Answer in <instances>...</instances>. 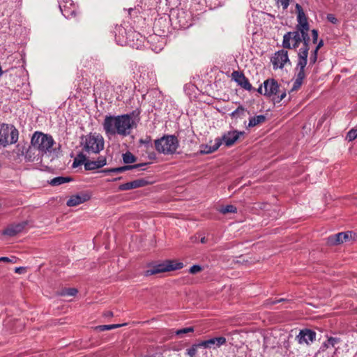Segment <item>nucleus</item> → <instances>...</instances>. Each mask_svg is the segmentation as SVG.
Masks as SVG:
<instances>
[{
  "instance_id": "1",
  "label": "nucleus",
  "mask_w": 357,
  "mask_h": 357,
  "mask_svg": "<svg viewBox=\"0 0 357 357\" xmlns=\"http://www.w3.org/2000/svg\"><path fill=\"white\" fill-rule=\"evenodd\" d=\"M102 126L107 136L116 134L127 136L130 134L132 129L136 127V123L129 114L106 116Z\"/></svg>"
},
{
  "instance_id": "2",
  "label": "nucleus",
  "mask_w": 357,
  "mask_h": 357,
  "mask_svg": "<svg viewBox=\"0 0 357 357\" xmlns=\"http://www.w3.org/2000/svg\"><path fill=\"white\" fill-rule=\"evenodd\" d=\"M54 144L53 137L43 132H36L31 138L33 148L37 149L41 155L51 153Z\"/></svg>"
},
{
  "instance_id": "3",
  "label": "nucleus",
  "mask_w": 357,
  "mask_h": 357,
  "mask_svg": "<svg viewBox=\"0 0 357 357\" xmlns=\"http://www.w3.org/2000/svg\"><path fill=\"white\" fill-rule=\"evenodd\" d=\"M104 139L99 134L90 133L82 138V145L83 150L91 153H98L104 149Z\"/></svg>"
},
{
  "instance_id": "4",
  "label": "nucleus",
  "mask_w": 357,
  "mask_h": 357,
  "mask_svg": "<svg viewBox=\"0 0 357 357\" xmlns=\"http://www.w3.org/2000/svg\"><path fill=\"white\" fill-rule=\"evenodd\" d=\"M155 146L159 153L164 154H172L175 153L178 142L176 137L167 135L155 141Z\"/></svg>"
},
{
  "instance_id": "5",
  "label": "nucleus",
  "mask_w": 357,
  "mask_h": 357,
  "mask_svg": "<svg viewBox=\"0 0 357 357\" xmlns=\"http://www.w3.org/2000/svg\"><path fill=\"white\" fill-rule=\"evenodd\" d=\"M296 9L298 13L297 21L298 24L296 25V29L301 31L302 35L304 38V47H310V38L308 35V31L310 30L309 24L307 22V20L305 13L303 12L302 6L296 3Z\"/></svg>"
},
{
  "instance_id": "6",
  "label": "nucleus",
  "mask_w": 357,
  "mask_h": 357,
  "mask_svg": "<svg viewBox=\"0 0 357 357\" xmlns=\"http://www.w3.org/2000/svg\"><path fill=\"white\" fill-rule=\"evenodd\" d=\"M18 139V130L13 126L0 125V145L6 146L15 144Z\"/></svg>"
},
{
  "instance_id": "7",
  "label": "nucleus",
  "mask_w": 357,
  "mask_h": 357,
  "mask_svg": "<svg viewBox=\"0 0 357 357\" xmlns=\"http://www.w3.org/2000/svg\"><path fill=\"white\" fill-rule=\"evenodd\" d=\"M183 267L182 262H178L174 260H167L163 263L159 264L153 268L148 269L145 272V275L149 276L160 273L167 272L174 270H178Z\"/></svg>"
},
{
  "instance_id": "8",
  "label": "nucleus",
  "mask_w": 357,
  "mask_h": 357,
  "mask_svg": "<svg viewBox=\"0 0 357 357\" xmlns=\"http://www.w3.org/2000/svg\"><path fill=\"white\" fill-rule=\"evenodd\" d=\"M304 38L299 30L290 31L285 33L283 36L282 46L284 49H296L298 47L301 43H303L304 47Z\"/></svg>"
},
{
  "instance_id": "9",
  "label": "nucleus",
  "mask_w": 357,
  "mask_h": 357,
  "mask_svg": "<svg viewBox=\"0 0 357 357\" xmlns=\"http://www.w3.org/2000/svg\"><path fill=\"white\" fill-rule=\"evenodd\" d=\"M310 47H301L298 53V61L296 67L297 73L296 79L303 81L305 77V68L307 63L308 51Z\"/></svg>"
},
{
  "instance_id": "10",
  "label": "nucleus",
  "mask_w": 357,
  "mask_h": 357,
  "mask_svg": "<svg viewBox=\"0 0 357 357\" xmlns=\"http://www.w3.org/2000/svg\"><path fill=\"white\" fill-rule=\"evenodd\" d=\"M271 62L274 69H281L287 64L291 65V61L288 56V52L285 50H281L276 52L271 58Z\"/></svg>"
},
{
  "instance_id": "11",
  "label": "nucleus",
  "mask_w": 357,
  "mask_h": 357,
  "mask_svg": "<svg viewBox=\"0 0 357 357\" xmlns=\"http://www.w3.org/2000/svg\"><path fill=\"white\" fill-rule=\"evenodd\" d=\"M244 134L245 132L243 131L234 130L225 132L220 139L222 144L223 143L226 146L229 147L234 145L240 137L244 135Z\"/></svg>"
},
{
  "instance_id": "12",
  "label": "nucleus",
  "mask_w": 357,
  "mask_h": 357,
  "mask_svg": "<svg viewBox=\"0 0 357 357\" xmlns=\"http://www.w3.org/2000/svg\"><path fill=\"white\" fill-rule=\"evenodd\" d=\"M354 238V234L352 231H348L346 232H340L329 236L327 239V243L329 245H335Z\"/></svg>"
},
{
  "instance_id": "13",
  "label": "nucleus",
  "mask_w": 357,
  "mask_h": 357,
  "mask_svg": "<svg viewBox=\"0 0 357 357\" xmlns=\"http://www.w3.org/2000/svg\"><path fill=\"white\" fill-rule=\"evenodd\" d=\"M226 343V338L224 337H213L199 342V345L204 349H216Z\"/></svg>"
},
{
  "instance_id": "14",
  "label": "nucleus",
  "mask_w": 357,
  "mask_h": 357,
  "mask_svg": "<svg viewBox=\"0 0 357 357\" xmlns=\"http://www.w3.org/2000/svg\"><path fill=\"white\" fill-rule=\"evenodd\" d=\"M264 88V95L268 97L276 95L279 91L280 85L274 79H268L263 83Z\"/></svg>"
},
{
  "instance_id": "15",
  "label": "nucleus",
  "mask_w": 357,
  "mask_h": 357,
  "mask_svg": "<svg viewBox=\"0 0 357 357\" xmlns=\"http://www.w3.org/2000/svg\"><path fill=\"white\" fill-rule=\"evenodd\" d=\"M232 79L242 88L245 90L251 91L252 87L248 78L245 77L243 73L239 71H234L231 73Z\"/></svg>"
},
{
  "instance_id": "16",
  "label": "nucleus",
  "mask_w": 357,
  "mask_h": 357,
  "mask_svg": "<svg viewBox=\"0 0 357 357\" xmlns=\"http://www.w3.org/2000/svg\"><path fill=\"white\" fill-rule=\"evenodd\" d=\"M315 332L308 329L301 331L297 336L298 341L300 344L305 343L307 344L312 342L315 340Z\"/></svg>"
},
{
  "instance_id": "17",
  "label": "nucleus",
  "mask_w": 357,
  "mask_h": 357,
  "mask_svg": "<svg viewBox=\"0 0 357 357\" xmlns=\"http://www.w3.org/2000/svg\"><path fill=\"white\" fill-rule=\"evenodd\" d=\"M149 183L147 181L143 178L136 179L130 182L123 183L119 186V190H129L132 189L144 187Z\"/></svg>"
},
{
  "instance_id": "18",
  "label": "nucleus",
  "mask_w": 357,
  "mask_h": 357,
  "mask_svg": "<svg viewBox=\"0 0 357 357\" xmlns=\"http://www.w3.org/2000/svg\"><path fill=\"white\" fill-rule=\"evenodd\" d=\"M89 199L90 196L88 194L80 193L71 196L67 201L66 204L68 206H76L88 201Z\"/></svg>"
},
{
  "instance_id": "19",
  "label": "nucleus",
  "mask_w": 357,
  "mask_h": 357,
  "mask_svg": "<svg viewBox=\"0 0 357 357\" xmlns=\"http://www.w3.org/2000/svg\"><path fill=\"white\" fill-rule=\"evenodd\" d=\"M26 225V222L10 225L3 231V234L9 236H14L16 234L22 231L23 229L25 228Z\"/></svg>"
},
{
  "instance_id": "20",
  "label": "nucleus",
  "mask_w": 357,
  "mask_h": 357,
  "mask_svg": "<svg viewBox=\"0 0 357 357\" xmlns=\"http://www.w3.org/2000/svg\"><path fill=\"white\" fill-rule=\"evenodd\" d=\"M145 165H146V163H139V164H136V165H126V166H123V167H120L105 169L104 172H105L121 173V172H126L127 170H130V169H143L142 167Z\"/></svg>"
},
{
  "instance_id": "21",
  "label": "nucleus",
  "mask_w": 357,
  "mask_h": 357,
  "mask_svg": "<svg viewBox=\"0 0 357 357\" xmlns=\"http://www.w3.org/2000/svg\"><path fill=\"white\" fill-rule=\"evenodd\" d=\"M222 144V141L220 138H216L215 140V144L212 146L211 145H202L200 153L202 154H208L215 151Z\"/></svg>"
},
{
  "instance_id": "22",
  "label": "nucleus",
  "mask_w": 357,
  "mask_h": 357,
  "mask_svg": "<svg viewBox=\"0 0 357 357\" xmlns=\"http://www.w3.org/2000/svg\"><path fill=\"white\" fill-rule=\"evenodd\" d=\"M71 180H72V178L68 176H66V177L65 176H58V177H55V178H52L50 181V184L52 186H57V185H60L61 184L68 183V182L70 181Z\"/></svg>"
},
{
  "instance_id": "23",
  "label": "nucleus",
  "mask_w": 357,
  "mask_h": 357,
  "mask_svg": "<svg viewBox=\"0 0 357 357\" xmlns=\"http://www.w3.org/2000/svg\"><path fill=\"white\" fill-rule=\"evenodd\" d=\"M266 116L264 115H258L250 119L248 127H254L265 121Z\"/></svg>"
},
{
  "instance_id": "24",
  "label": "nucleus",
  "mask_w": 357,
  "mask_h": 357,
  "mask_svg": "<svg viewBox=\"0 0 357 357\" xmlns=\"http://www.w3.org/2000/svg\"><path fill=\"white\" fill-rule=\"evenodd\" d=\"M340 342V339L337 337H330L326 342H324L321 349L324 351L329 347V346L335 347V345Z\"/></svg>"
},
{
  "instance_id": "25",
  "label": "nucleus",
  "mask_w": 357,
  "mask_h": 357,
  "mask_svg": "<svg viewBox=\"0 0 357 357\" xmlns=\"http://www.w3.org/2000/svg\"><path fill=\"white\" fill-rule=\"evenodd\" d=\"M86 161V156L84 155L82 153H79L77 157L74 159L73 163V167H77L80 166L81 165L85 163Z\"/></svg>"
},
{
  "instance_id": "26",
  "label": "nucleus",
  "mask_w": 357,
  "mask_h": 357,
  "mask_svg": "<svg viewBox=\"0 0 357 357\" xmlns=\"http://www.w3.org/2000/svg\"><path fill=\"white\" fill-rule=\"evenodd\" d=\"M126 324H109V325H100L95 327L96 331H104L107 330H112L114 328H119L122 326H125Z\"/></svg>"
},
{
  "instance_id": "27",
  "label": "nucleus",
  "mask_w": 357,
  "mask_h": 357,
  "mask_svg": "<svg viewBox=\"0 0 357 357\" xmlns=\"http://www.w3.org/2000/svg\"><path fill=\"white\" fill-rule=\"evenodd\" d=\"M123 160L126 164H131L137 160L136 157L130 152H126L123 154Z\"/></svg>"
},
{
  "instance_id": "28",
  "label": "nucleus",
  "mask_w": 357,
  "mask_h": 357,
  "mask_svg": "<svg viewBox=\"0 0 357 357\" xmlns=\"http://www.w3.org/2000/svg\"><path fill=\"white\" fill-rule=\"evenodd\" d=\"M60 10L66 17H69L75 15V9L69 10L66 4L60 6Z\"/></svg>"
},
{
  "instance_id": "29",
  "label": "nucleus",
  "mask_w": 357,
  "mask_h": 357,
  "mask_svg": "<svg viewBox=\"0 0 357 357\" xmlns=\"http://www.w3.org/2000/svg\"><path fill=\"white\" fill-rule=\"evenodd\" d=\"M77 293V289L75 288H67L63 289L60 295L63 296H75Z\"/></svg>"
},
{
  "instance_id": "30",
  "label": "nucleus",
  "mask_w": 357,
  "mask_h": 357,
  "mask_svg": "<svg viewBox=\"0 0 357 357\" xmlns=\"http://www.w3.org/2000/svg\"><path fill=\"white\" fill-rule=\"evenodd\" d=\"M237 211L236 208L233 205H227L225 206H222L219 209V211L222 214L229 213H236Z\"/></svg>"
},
{
  "instance_id": "31",
  "label": "nucleus",
  "mask_w": 357,
  "mask_h": 357,
  "mask_svg": "<svg viewBox=\"0 0 357 357\" xmlns=\"http://www.w3.org/2000/svg\"><path fill=\"white\" fill-rule=\"evenodd\" d=\"M201 347H202L199 345V342L193 344L190 349L187 350L188 355H189L190 357H196L197 349Z\"/></svg>"
},
{
  "instance_id": "32",
  "label": "nucleus",
  "mask_w": 357,
  "mask_h": 357,
  "mask_svg": "<svg viewBox=\"0 0 357 357\" xmlns=\"http://www.w3.org/2000/svg\"><path fill=\"white\" fill-rule=\"evenodd\" d=\"M245 109L242 106H238L236 110L231 112V117H241L242 116H244Z\"/></svg>"
},
{
  "instance_id": "33",
  "label": "nucleus",
  "mask_w": 357,
  "mask_h": 357,
  "mask_svg": "<svg viewBox=\"0 0 357 357\" xmlns=\"http://www.w3.org/2000/svg\"><path fill=\"white\" fill-rule=\"evenodd\" d=\"M357 138V129L356 128H352L350 130L346 136V139L349 142H351Z\"/></svg>"
},
{
  "instance_id": "34",
  "label": "nucleus",
  "mask_w": 357,
  "mask_h": 357,
  "mask_svg": "<svg viewBox=\"0 0 357 357\" xmlns=\"http://www.w3.org/2000/svg\"><path fill=\"white\" fill-rule=\"evenodd\" d=\"M96 169L102 167L106 165V158L103 156H100L97 160H93Z\"/></svg>"
},
{
  "instance_id": "35",
  "label": "nucleus",
  "mask_w": 357,
  "mask_h": 357,
  "mask_svg": "<svg viewBox=\"0 0 357 357\" xmlns=\"http://www.w3.org/2000/svg\"><path fill=\"white\" fill-rule=\"evenodd\" d=\"M193 331H194L193 327H188V328H184L176 331V334L177 335H181L185 334L188 333H191Z\"/></svg>"
},
{
  "instance_id": "36",
  "label": "nucleus",
  "mask_w": 357,
  "mask_h": 357,
  "mask_svg": "<svg viewBox=\"0 0 357 357\" xmlns=\"http://www.w3.org/2000/svg\"><path fill=\"white\" fill-rule=\"evenodd\" d=\"M84 167L86 170H94L96 169V167L94 165V162L93 160H86V161L84 163Z\"/></svg>"
},
{
  "instance_id": "37",
  "label": "nucleus",
  "mask_w": 357,
  "mask_h": 357,
  "mask_svg": "<svg viewBox=\"0 0 357 357\" xmlns=\"http://www.w3.org/2000/svg\"><path fill=\"white\" fill-rule=\"evenodd\" d=\"M317 55H318V52H317L316 50L312 51V53L310 56V65H313L316 63V61L317 60Z\"/></svg>"
},
{
  "instance_id": "38",
  "label": "nucleus",
  "mask_w": 357,
  "mask_h": 357,
  "mask_svg": "<svg viewBox=\"0 0 357 357\" xmlns=\"http://www.w3.org/2000/svg\"><path fill=\"white\" fill-rule=\"evenodd\" d=\"M303 81L295 79L291 91H297L302 85Z\"/></svg>"
},
{
  "instance_id": "39",
  "label": "nucleus",
  "mask_w": 357,
  "mask_h": 357,
  "mask_svg": "<svg viewBox=\"0 0 357 357\" xmlns=\"http://www.w3.org/2000/svg\"><path fill=\"white\" fill-rule=\"evenodd\" d=\"M17 261V259L15 257H12L11 258L6 257H0V262H10V263H15Z\"/></svg>"
},
{
  "instance_id": "40",
  "label": "nucleus",
  "mask_w": 357,
  "mask_h": 357,
  "mask_svg": "<svg viewBox=\"0 0 357 357\" xmlns=\"http://www.w3.org/2000/svg\"><path fill=\"white\" fill-rule=\"evenodd\" d=\"M202 270V266H200L199 265H193V266L190 268L189 272H190L191 274H195V273H197L200 272Z\"/></svg>"
},
{
  "instance_id": "41",
  "label": "nucleus",
  "mask_w": 357,
  "mask_h": 357,
  "mask_svg": "<svg viewBox=\"0 0 357 357\" xmlns=\"http://www.w3.org/2000/svg\"><path fill=\"white\" fill-rule=\"evenodd\" d=\"M278 4L280 3L284 10L287 9L290 0H275Z\"/></svg>"
},
{
  "instance_id": "42",
  "label": "nucleus",
  "mask_w": 357,
  "mask_h": 357,
  "mask_svg": "<svg viewBox=\"0 0 357 357\" xmlns=\"http://www.w3.org/2000/svg\"><path fill=\"white\" fill-rule=\"evenodd\" d=\"M284 301H287V300L284 299V298H280V299H278V300H267L266 301V305H274V304L284 302Z\"/></svg>"
},
{
  "instance_id": "43",
  "label": "nucleus",
  "mask_w": 357,
  "mask_h": 357,
  "mask_svg": "<svg viewBox=\"0 0 357 357\" xmlns=\"http://www.w3.org/2000/svg\"><path fill=\"white\" fill-rule=\"evenodd\" d=\"M312 43L315 44L318 40V31L316 29L312 31Z\"/></svg>"
},
{
  "instance_id": "44",
  "label": "nucleus",
  "mask_w": 357,
  "mask_h": 357,
  "mask_svg": "<svg viewBox=\"0 0 357 357\" xmlns=\"http://www.w3.org/2000/svg\"><path fill=\"white\" fill-rule=\"evenodd\" d=\"M326 18L330 22L333 24H336L337 22V18L333 14H328Z\"/></svg>"
},
{
  "instance_id": "45",
  "label": "nucleus",
  "mask_w": 357,
  "mask_h": 357,
  "mask_svg": "<svg viewBox=\"0 0 357 357\" xmlns=\"http://www.w3.org/2000/svg\"><path fill=\"white\" fill-rule=\"evenodd\" d=\"M26 271V268L24 267H17L15 269V272L18 274L24 273Z\"/></svg>"
},
{
  "instance_id": "46",
  "label": "nucleus",
  "mask_w": 357,
  "mask_h": 357,
  "mask_svg": "<svg viewBox=\"0 0 357 357\" xmlns=\"http://www.w3.org/2000/svg\"><path fill=\"white\" fill-rule=\"evenodd\" d=\"M323 45H324V42H323V40H321L318 43L317 45L316 46V47L314 48V50H316L317 52H318V51H319V49H320Z\"/></svg>"
},
{
  "instance_id": "47",
  "label": "nucleus",
  "mask_w": 357,
  "mask_h": 357,
  "mask_svg": "<svg viewBox=\"0 0 357 357\" xmlns=\"http://www.w3.org/2000/svg\"><path fill=\"white\" fill-rule=\"evenodd\" d=\"M104 316L106 317H113V312L111 311H107V312H105Z\"/></svg>"
},
{
  "instance_id": "48",
  "label": "nucleus",
  "mask_w": 357,
  "mask_h": 357,
  "mask_svg": "<svg viewBox=\"0 0 357 357\" xmlns=\"http://www.w3.org/2000/svg\"><path fill=\"white\" fill-rule=\"evenodd\" d=\"M263 87L264 86L263 85H261L259 89H257V91L260 93V94H263L264 95V90H263Z\"/></svg>"
},
{
  "instance_id": "49",
  "label": "nucleus",
  "mask_w": 357,
  "mask_h": 357,
  "mask_svg": "<svg viewBox=\"0 0 357 357\" xmlns=\"http://www.w3.org/2000/svg\"><path fill=\"white\" fill-rule=\"evenodd\" d=\"M128 36H129V37H131V36L134 37L135 36H139V33L133 32V31H130L128 33Z\"/></svg>"
},
{
  "instance_id": "50",
  "label": "nucleus",
  "mask_w": 357,
  "mask_h": 357,
  "mask_svg": "<svg viewBox=\"0 0 357 357\" xmlns=\"http://www.w3.org/2000/svg\"><path fill=\"white\" fill-rule=\"evenodd\" d=\"M285 97H286V93H285V92L282 93L279 96V98H280V100H282V99H284Z\"/></svg>"
},
{
  "instance_id": "51",
  "label": "nucleus",
  "mask_w": 357,
  "mask_h": 357,
  "mask_svg": "<svg viewBox=\"0 0 357 357\" xmlns=\"http://www.w3.org/2000/svg\"><path fill=\"white\" fill-rule=\"evenodd\" d=\"M202 243H205L206 242V239L205 237H202L200 240Z\"/></svg>"
},
{
  "instance_id": "52",
  "label": "nucleus",
  "mask_w": 357,
  "mask_h": 357,
  "mask_svg": "<svg viewBox=\"0 0 357 357\" xmlns=\"http://www.w3.org/2000/svg\"><path fill=\"white\" fill-rule=\"evenodd\" d=\"M119 179H121V177L114 178V181H117V180H119Z\"/></svg>"
}]
</instances>
